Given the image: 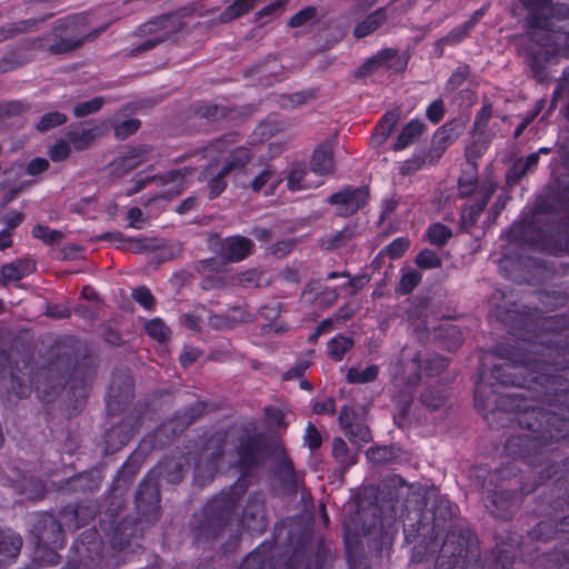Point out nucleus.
Masks as SVG:
<instances>
[{"instance_id":"f257e3e1","label":"nucleus","mask_w":569,"mask_h":569,"mask_svg":"<svg viewBox=\"0 0 569 569\" xmlns=\"http://www.w3.org/2000/svg\"><path fill=\"white\" fill-rule=\"evenodd\" d=\"M57 368L63 367L58 385L69 387V392L76 399L84 400L96 376V368L88 356L80 359V349H74L70 355L62 353L56 361Z\"/></svg>"},{"instance_id":"f03ea898","label":"nucleus","mask_w":569,"mask_h":569,"mask_svg":"<svg viewBox=\"0 0 569 569\" xmlns=\"http://www.w3.org/2000/svg\"><path fill=\"white\" fill-rule=\"evenodd\" d=\"M192 8H182L177 12L158 17L144 24V50L151 49L157 44L172 39L177 33L183 30L184 19L192 17Z\"/></svg>"},{"instance_id":"7ed1b4c3","label":"nucleus","mask_w":569,"mask_h":569,"mask_svg":"<svg viewBox=\"0 0 569 569\" xmlns=\"http://www.w3.org/2000/svg\"><path fill=\"white\" fill-rule=\"evenodd\" d=\"M134 397V381L129 369H116L106 395V410L108 415L122 413Z\"/></svg>"},{"instance_id":"20e7f679","label":"nucleus","mask_w":569,"mask_h":569,"mask_svg":"<svg viewBox=\"0 0 569 569\" xmlns=\"http://www.w3.org/2000/svg\"><path fill=\"white\" fill-rule=\"evenodd\" d=\"M9 470L10 475L0 472V485L13 488L19 495H26L29 499L44 497L47 487L40 478L20 467H12Z\"/></svg>"},{"instance_id":"39448f33","label":"nucleus","mask_w":569,"mask_h":569,"mask_svg":"<svg viewBox=\"0 0 569 569\" xmlns=\"http://www.w3.org/2000/svg\"><path fill=\"white\" fill-rule=\"evenodd\" d=\"M63 519H57L50 512H40L32 527L37 545H52L53 548H63L66 546Z\"/></svg>"},{"instance_id":"423d86ee","label":"nucleus","mask_w":569,"mask_h":569,"mask_svg":"<svg viewBox=\"0 0 569 569\" xmlns=\"http://www.w3.org/2000/svg\"><path fill=\"white\" fill-rule=\"evenodd\" d=\"M87 21V16L79 13L60 18L54 21L53 26L56 32L61 31V33L64 34L68 39L79 42L80 48L86 41L97 39L108 28V24H102L93 31L88 32Z\"/></svg>"},{"instance_id":"0eeeda50","label":"nucleus","mask_w":569,"mask_h":569,"mask_svg":"<svg viewBox=\"0 0 569 569\" xmlns=\"http://www.w3.org/2000/svg\"><path fill=\"white\" fill-rule=\"evenodd\" d=\"M368 187L346 188L329 198V202L336 207V211L341 217H349L365 207L368 202Z\"/></svg>"},{"instance_id":"6e6552de","label":"nucleus","mask_w":569,"mask_h":569,"mask_svg":"<svg viewBox=\"0 0 569 569\" xmlns=\"http://www.w3.org/2000/svg\"><path fill=\"white\" fill-rule=\"evenodd\" d=\"M536 366L537 363L533 362H523L521 365L505 362L493 367L492 377L505 386L525 387L527 383L525 375L532 376Z\"/></svg>"},{"instance_id":"1a4fd4ad","label":"nucleus","mask_w":569,"mask_h":569,"mask_svg":"<svg viewBox=\"0 0 569 569\" xmlns=\"http://www.w3.org/2000/svg\"><path fill=\"white\" fill-rule=\"evenodd\" d=\"M140 531L138 518L126 517L121 519L113 528L110 535V543L113 550L124 551L133 545V540L138 539ZM140 547L139 542H134Z\"/></svg>"},{"instance_id":"9d476101","label":"nucleus","mask_w":569,"mask_h":569,"mask_svg":"<svg viewBox=\"0 0 569 569\" xmlns=\"http://www.w3.org/2000/svg\"><path fill=\"white\" fill-rule=\"evenodd\" d=\"M403 63L400 60L397 51L392 49H385L369 58L357 71V76L367 77L381 68L387 69H402Z\"/></svg>"},{"instance_id":"9b49d317","label":"nucleus","mask_w":569,"mask_h":569,"mask_svg":"<svg viewBox=\"0 0 569 569\" xmlns=\"http://www.w3.org/2000/svg\"><path fill=\"white\" fill-rule=\"evenodd\" d=\"M184 176L186 173L181 171H169L160 177L144 179V187L154 189L162 188L161 197L171 199L182 191Z\"/></svg>"},{"instance_id":"f8f14e48","label":"nucleus","mask_w":569,"mask_h":569,"mask_svg":"<svg viewBox=\"0 0 569 569\" xmlns=\"http://www.w3.org/2000/svg\"><path fill=\"white\" fill-rule=\"evenodd\" d=\"M133 436L132 425L120 421L104 432V453L112 455L124 447Z\"/></svg>"},{"instance_id":"ddd939ff","label":"nucleus","mask_w":569,"mask_h":569,"mask_svg":"<svg viewBox=\"0 0 569 569\" xmlns=\"http://www.w3.org/2000/svg\"><path fill=\"white\" fill-rule=\"evenodd\" d=\"M142 163V144L132 148H127L114 158L110 164L112 174L121 177L131 170L136 169Z\"/></svg>"},{"instance_id":"4468645a","label":"nucleus","mask_w":569,"mask_h":569,"mask_svg":"<svg viewBox=\"0 0 569 569\" xmlns=\"http://www.w3.org/2000/svg\"><path fill=\"white\" fill-rule=\"evenodd\" d=\"M253 243L250 239L241 236L226 238L221 242V256L232 262L241 261L247 258L252 250Z\"/></svg>"},{"instance_id":"2eb2a0df","label":"nucleus","mask_w":569,"mask_h":569,"mask_svg":"<svg viewBox=\"0 0 569 569\" xmlns=\"http://www.w3.org/2000/svg\"><path fill=\"white\" fill-rule=\"evenodd\" d=\"M98 512L97 506L94 503H77L73 507H66L60 511V518L71 517L73 523L70 525L66 522L64 525L69 529L77 530L81 527H84L89 523L90 520H93Z\"/></svg>"},{"instance_id":"dca6fc26","label":"nucleus","mask_w":569,"mask_h":569,"mask_svg":"<svg viewBox=\"0 0 569 569\" xmlns=\"http://www.w3.org/2000/svg\"><path fill=\"white\" fill-rule=\"evenodd\" d=\"M229 173L222 172V167H218L217 163L211 162L200 173V180L207 182L209 189V197L214 199L219 197L227 188L226 177Z\"/></svg>"},{"instance_id":"f3484780","label":"nucleus","mask_w":569,"mask_h":569,"mask_svg":"<svg viewBox=\"0 0 569 569\" xmlns=\"http://www.w3.org/2000/svg\"><path fill=\"white\" fill-rule=\"evenodd\" d=\"M36 270V263L31 259H19L12 263H6L1 267L0 273L2 284L8 281H20Z\"/></svg>"},{"instance_id":"a211bd4d","label":"nucleus","mask_w":569,"mask_h":569,"mask_svg":"<svg viewBox=\"0 0 569 569\" xmlns=\"http://www.w3.org/2000/svg\"><path fill=\"white\" fill-rule=\"evenodd\" d=\"M51 17H53L52 12L47 13L40 18H30L2 26L0 27V42L13 38L17 34L27 33L34 30L39 23L44 22Z\"/></svg>"},{"instance_id":"6ab92c4d","label":"nucleus","mask_w":569,"mask_h":569,"mask_svg":"<svg viewBox=\"0 0 569 569\" xmlns=\"http://www.w3.org/2000/svg\"><path fill=\"white\" fill-rule=\"evenodd\" d=\"M173 258V252L162 241L157 239L144 240V261L153 269L160 263Z\"/></svg>"},{"instance_id":"aec40b11","label":"nucleus","mask_w":569,"mask_h":569,"mask_svg":"<svg viewBox=\"0 0 569 569\" xmlns=\"http://www.w3.org/2000/svg\"><path fill=\"white\" fill-rule=\"evenodd\" d=\"M311 169L313 172L326 176L335 170L333 151L329 143L320 144L316 148L312 159Z\"/></svg>"},{"instance_id":"412c9836","label":"nucleus","mask_w":569,"mask_h":569,"mask_svg":"<svg viewBox=\"0 0 569 569\" xmlns=\"http://www.w3.org/2000/svg\"><path fill=\"white\" fill-rule=\"evenodd\" d=\"M22 537L11 529L0 528V557L7 560L18 558L22 548Z\"/></svg>"},{"instance_id":"4be33fe9","label":"nucleus","mask_w":569,"mask_h":569,"mask_svg":"<svg viewBox=\"0 0 569 569\" xmlns=\"http://www.w3.org/2000/svg\"><path fill=\"white\" fill-rule=\"evenodd\" d=\"M103 134L100 126H94L89 129H83L81 132L69 130L66 137L71 146V149L76 151H84L96 141L97 138Z\"/></svg>"},{"instance_id":"5701e85b","label":"nucleus","mask_w":569,"mask_h":569,"mask_svg":"<svg viewBox=\"0 0 569 569\" xmlns=\"http://www.w3.org/2000/svg\"><path fill=\"white\" fill-rule=\"evenodd\" d=\"M400 110L388 111L380 122L377 124L375 133L372 134V143L375 146H381L391 134L395 126L399 121Z\"/></svg>"},{"instance_id":"b1692460","label":"nucleus","mask_w":569,"mask_h":569,"mask_svg":"<svg viewBox=\"0 0 569 569\" xmlns=\"http://www.w3.org/2000/svg\"><path fill=\"white\" fill-rule=\"evenodd\" d=\"M238 133L236 132H229L227 134H223L212 142H210L204 149V158H208L210 160H214L222 156L224 152L229 151L231 147H233L237 142Z\"/></svg>"},{"instance_id":"393cba45","label":"nucleus","mask_w":569,"mask_h":569,"mask_svg":"<svg viewBox=\"0 0 569 569\" xmlns=\"http://www.w3.org/2000/svg\"><path fill=\"white\" fill-rule=\"evenodd\" d=\"M386 20L387 16L385 9H378L355 27L353 34L356 38L367 37L379 29Z\"/></svg>"},{"instance_id":"a878e982","label":"nucleus","mask_w":569,"mask_h":569,"mask_svg":"<svg viewBox=\"0 0 569 569\" xmlns=\"http://www.w3.org/2000/svg\"><path fill=\"white\" fill-rule=\"evenodd\" d=\"M257 4L256 0H236L218 17V23H228L250 12Z\"/></svg>"},{"instance_id":"bb28decb","label":"nucleus","mask_w":569,"mask_h":569,"mask_svg":"<svg viewBox=\"0 0 569 569\" xmlns=\"http://www.w3.org/2000/svg\"><path fill=\"white\" fill-rule=\"evenodd\" d=\"M252 156L248 148L238 147L230 151L228 158L224 160L222 172L231 173L234 170L244 168L251 160Z\"/></svg>"},{"instance_id":"cd10ccee","label":"nucleus","mask_w":569,"mask_h":569,"mask_svg":"<svg viewBox=\"0 0 569 569\" xmlns=\"http://www.w3.org/2000/svg\"><path fill=\"white\" fill-rule=\"evenodd\" d=\"M198 114L201 118H206L211 121H217L220 119H228L229 121H234L238 119L239 112L237 110L229 109L224 106L207 104L198 109Z\"/></svg>"},{"instance_id":"c85d7f7f","label":"nucleus","mask_w":569,"mask_h":569,"mask_svg":"<svg viewBox=\"0 0 569 569\" xmlns=\"http://www.w3.org/2000/svg\"><path fill=\"white\" fill-rule=\"evenodd\" d=\"M425 124L418 120H411L401 131L395 144L396 150H402L415 142L423 132Z\"/></svg>"},{"instance_id":"c756f323","label":"nucleus","mask_w":569,"mask_h":569,"mask_svg":"<svg viewBox=\"0 0 569 569\" xmlns=\"http://www.w3.org/2000/svg\"><path fill=\"white\" fill-rule=\"evenodd\" d=\"M51 34L52 42L48 46L47 51L52 56L66 54L79 48V42L68 39L61 31L56 32L54 26Z\"/></svg>"},{"instance_id":"7c9ffc66","label":"nucleus","mask_w":569,"mask_h":569,"mask_svg":"<svg viewBox=\"0 0 569 569\" xmlns=\"http://www.w3.org/2000/svg\"><path fill=\"white\" fill-rule=\"evenodd\" d=\"M308 172L305 168L300 166L293 167L287 178L288 188L291 191H299L305 189H310L313 187V183L307 180Z\"/></svg>"},{"instance_id":"2f4dec72","label":"nucleus","mask_w":569,"mask_h":569,"mask_svg":"<svg viewBox=\"0 0 569 569\" xmlns=\"http://www.w3.org/2000/svg\"><path fill=\"white\" fill-rule=\"evenodd\" d=\"M68 121L67 114L60 111H50L41 116L36 124L39 132H47L57 127L63 126Z\"/></svg>"},{"instance_id":"473e14b6","label":"nucleus","mask_w":569,"mask_h":569,"mask_svg":"<svg viewBox=\"0 0 569 569\" xmlns=\"http://www.w3.org/2000/svg\"><path fill=\"white\" fill-rule=\"evenodd\" d=\"M352 347V339L345 336H338L329 341L328 355L330 356L331 359L340 361L345 353L351 350Z\"/></svg>"},{"instance_id":"72a5a7b5","label":"nucleus","mask_w":569,"mask_h":569,"mask_svg":"<svg viewBox=\"0 0 569 569\" xmlns=\"http://www.w3.org/2000/svg\"><path fill=\"white\" fill-rule=\"evenodd\" d=\"M72 490L93 491L98 489V481L93 477L92 471H83L71 478L67 482Z\"/></svg>"},{"instance_id":"f704fd0d","label":"nucleus","mask_w":569,"mask_h":569,"mask_svg":"<svg viewBox=\"0 0 569 569\" xmlns=\"http://www.w3.org/2000/svg\"><path fill=\"white\" fill-rule=\"evenodd\" d=\"M280 181L276 170L271 166H267L251 182L250 188L253 192H259L266 186L273 189Z\"/></svg>"},{"instance_id":"c9c22d12","label":"nucleus","mask_w":569,"mask_h":569,"mask_svg":"<svg viewBox=\"0 0 569 569\" xmlns=\"http://www.w3.org/2000/svg\"><path fill=\"white\" fill-rule=\"evenodd\" d=\"M379 368L376 365H370L365 369L350 368L347 373V380L350 383H366L373 381L378 376Z\"/></svg>"},{"instance_id":"e433bc0d","label":"nucleus","mask_w":569,"mask_h":569,"mask_svg":"<svg viewBox=\"0 0 569 569\" xmlns=\"http://www.w3.org/2000/svg\"><path fill=\"white\" fill-rule=\"evenodd\" d=\"M29 62V58L21 50H13L8 52L0 59V72L4 73L12 71Z\"/></svg>"},{"instance_id":"4c0bfd02","label":"nucleus","mask_w":569,"mask_h":569,"mask_svg":"<svg viewBox=\"0 0 569 569\" xmlns=\"http://www.w3.org/2000/svg\"><path fill=\"white\" fill-rule=\"evenodd\" d=\"M144 330L152 339L157 340L160 345L167 342L171 335L170 329L160 318H156L149 321L147 325H144Z\"/></svg>"},{"instance_id":"58836bf2","label":"nucleus","mask_w":569,"mask_h":569,"mask_svg":"<svg viewBox=\"0 0 569 569\" xmlns=\"http://www.w3.org/2000/svg\"><path fill=\"white\" fill-rule=\"evenodd\" d=\"M60 548H53L52 545H38L37 560L40 566L54 567L61 561V556L58 553Z\"/></svg>"},{"instance_id":"ea45409f","label":"nucleus","mask_w":569,"mask_h":569,"mask_svg":"<svg viewBox=\"0 0 569 569\" xmlns=\"http://www.w3.org/2000/svg\"><path fill=\"white\" fill-rule=\"evenodd\" d=\"M31 233L33 238L41 240L46 244H54L63 238L61 231L51 229L41 223L36 224Z\"/></svg>"},{"instance_id":"a19ab883","label":"nucleus","mask_w":569,"mask_h":569,"mask_svg":"<svg viewBox=\"0 0 569 569\" xmlns=\"http://www.w3.org/2000/svg\"><path fill=\"white\" fill-rule=\"evenodd\" d=\"M495 192V187H489L481 192V198L472 206L463 210V219H469L471 222H475L479 214L486 208L489 199Z\"/></svg>"},{"instance_id":"79ce46f5","label":"nucleus","mask_w":569,"mask_h":569,"mask_svg":"<svg viewBox=\"0 0 569 569\" xmlns=\"http://www.w3.org/2000/svg\"><path fill=\"white\" fill-rule=\"evenodd\" d=\"M332 453L336 460L343 467L345 470L356 463L355 456L349 455L347 443L340 438L335 439L332 445Z\"/></svg>"},{"instance_id":"37998d69","label":"nucleus","mask_w":569,"mask_h":569,"mask_svg":"<svg viewBox=\"0 0 569 569\" xmlns=\"http://www.w3.org/2000/svg\"><path fill=\"white\" fill-rule=\"evenodd\" d=\"M104 104V100L101 97H94L88 101L78 102L73 107V114L77 118H84L87 116L97 113Z\"/></svg>"},{"instance_id":"c03bdc74","label":"nucleus","mask_w":569,"mask_h":569,"mask_svg":"<svg viewBox=\"0 0 569 569\" xmlns=\"http://www.w3.org/2000/svg\"><path fill=\"white\" fill-rule=\"evenodd\" d=\"M463 128L465 124L461 121L449 122L437 132L436 139H439L445 144L451 143L462 133Z\"/></svg>"},{"instance_id":"a18cd8bd","label":"nucleus","mask_w":569,"mask_h":569,"mask_svg":"<svg viewBox=\"0 0 569 569\" xmlns=\"http://www.w3.org/2000/svg\"><path fill=\"white\" fill-rule=\"evenodd\" d=\"M421 281V274L417 270H406L397 286V292L407 295L411 292Z\"/></svg>"},{"instance_id":"49530a36","label":"nucleus","mask_w":569,"mask_h":569,"mask_svg":"<svg viewBox=\"0 0 569 569\" xmlns=\"http://www.w3.org/2000/svg\"><path fill=\"white\" fill-rule=\"evenodd\" d=\"M478 16L479 13H476V16L471 20L453 29L449 34L439 40V43L455 44L460 42L468 34L469 30L473 27V24L478 20Z\"/></svg>"},{"instance_id":"de8ad7c7","label":"nucleus","mask_w":569,"mask_h":569,"mask_svg":"<svg viewBox=\"0 0 569 569\" xmlns=\"http://www.w3.org/2000/svg\"><path fill=\"white\" fill-rule=\"evenodd\" d=\"M71 153V146L64 139H58L52 146L48 149V156L53 162H62L69 158Z\"/></svg>"},{"instance_id":"09e8293b","label":"nucleus","mask_w":569,"mask_h":569,"mask_svg":"<svg viewBox=\"0 0 569 569\" xmlns=\"http://www.w3.org/2000/svg\"><path fill=\"white\" fill-rule=\"evenodd\" d=\"M350 441L355 443H366L371 439L369 428L362 423H353L350 428L343 430Z\"/></svg>"},{"instance_id":"8fccbe9b","label":"nucleus","mask_w":569,"mask_h":569,"mask_svg":"<svg viewBox=\"0 0 569 569\" xmlns=\"http://www.w3.org/2000/svg\"><path fill=\"white\" fill-rule=\"evenodd\" d=\"M492 116V107L489 102L485 103L478 111L473 123V134L483 136L487 124Z\"/></svg>"},{"instance_id":"3c124183","label":"nucleus","mask_w":569,"mask_h":569,"mask_svg":"<svg viewBox=\"0 0 569 569\" xmlns=\"http://www.w3.org/2000/svg\"><path fill=\"white\" fill-rule=\"evenodd\" d=\"M140 120L128 119L114 126V137L119 140H124L136 133L140 128Z\"/></svg>"},{"instance_id":"603ef678","label":"nucleus","mask_w":569,"mask_h":569,"mask_svg":"<svg viewBox=\"0 0 569 569\" xmlns=\"http://www.w3.org/2000/svg\"><path fill=\"white\" fill-rule=\"evenodd\" d=\"M139 453L136 451L128 460L121 466L118 471L119 479L124 482L131 481V479L139 472L140 466L137 463Z\"/></svg>"},{"instance_id":"864d4df0","label":"nucleus","mask_w":569,"mask_h":569,"mask_svg":"<svg viewBox=\"0 0 569 569\" xmlns=\"http://www.w3.org/2000/svg\"><path fill=\"white\" fill-rule=\"evenodd\" d=\"M316 98L313 91H301L281 98V106L283 108H295Z\"/></svg>"},{"instance_id":"5fc2aeb1","label":"nucleus","mask_w":569,"mask_h":569,"mask_svg":"<svg viewBox=\"0 0 569 569\" xmlns=\"http://www.w3.org/2000/svg\"><path fill=\"white\" fill-rule=\"evenodd\" d=\"M450 237V229L443 224L436 223L428 229V238L436 246L445 244Z\"/></svg>"},{"instance_id":"6e6d98bb","label":"nucleus","mask_w":569,"mask_h":569,"mask_svg":"<svg viewBox=\"0 0 569 569\" xmlns=\"http://www.w3.org/2000/svg\"><path fill=\"white\" fill-rule=\"evenodd\" d=\"M421 402L431 408V409H438L445 403V395L439 389H427L421 395Z\"/></svg>"},{"instance_id":"4d7b16f0","label":"nucleus","mask_w":569,"mask_h":569,"mask_svg":"<svg viewBox=\"0 0 569 569\" xmlns=\"http://www.w3.org/2000/svg\"><path fill=\"white\" fill-rule=\"evenodd\" d=\"M478 189V181L473 173H463L458 181L460 197H469Z\"/></svg>"},{"instance_id":"13d9d810","label":"nucleus","mask_w":569,"mask_h":569,"mask_svg":"<svg viewBox=\"0 0 569 569\" xmlns=\"http://www.w3.org/2000/svg\"><path fill=\"white\" fill-rule=\"evenodd\" d=\"M316 13H317V11L315 8L307 7L302 10H300L299 12H297L296 14H293L290 18L288 26L291 28L302 27V26L309 23L310 21H312L316 17Z\"/></svg>"},{"instance_id":"bf43d9fd","label":"nucleus","mask_w":569,"mask_h":569,"mask_svg":"<svg viewBox=\"0 0 569 569\" xmlns=\"http://www.w3.org/2000/svg\"><path fill=\"white\" fill-rule=\"evenodd\" d=\"M416 263L423 269H432L440 267L441 261L433 251L425 249L417 256Z\"/></svg>"},{"instance_id":"052dcab7","label":"nucleus","mask_w":569,"mask_h":569,"mask_svg":"<svg viewBox=\"0 0 569 569\" xmlns=\"http://www.w3.org/2000/svg\"><path fill=\"white\" fill-rule=\"evenodd\" d=\"M410 241L407 238H398L385 248V253L391 259L401 257L409 248Z\"/></svg>"},{"instance_id":"680f3d73","label":"nucleus","mask_w":569,"mask_h":569,"mask_svg":"<svg viewBox=\"0 0 569 569\" xmlns=\"http://www.w3.org/2000/svg\"><path fill=\"white\" fill-rule=\"evenodd\" d=\"M11 390L19 399H26L31 395V385L23 381L14 373L11 375Z\"/></svg>"},{"instance_id":"e2e57ef3","label":"nucleus","mask_w":569,"mask_h":569,"mask_svg":"<svg viewBox=\"0 0 569 569\" xmlns=\"http://www.w3.org/2000/svg\"><path fill=\"white\" fill-rule=\"evenodd\" d=\"M161 473L169 482H179L182 479L181 466L177 461H169L161 467Z\"/></svg>"},{"instance_id":"0e129e2a","label":"nucleus","mask_w":569,"mask_h":569,"mask_svg":"<svg viewBox=\"0 0 569 569\" xmlns=\"http://www.w3.org/2000/svg\"><path fill=\"white\" fill-rule=\"evenodd\" d=\"M50 167L49 161L46 158L37 157L29 161L26 167V173L28 176H39L46 172Z\"/></svg>"},{"instance_id":"69168bd1","label":"nucleus","mask_w":569,"mask_h":569,"mask_svg":"<svg viewBox=\"0 0 569 569\" xmlns=\"http://www.w3.org/2000/svg\"><path fill=\"white\" fill-rule=\"evenodd\" d=\"M367 457L370 461L375 463H383L391 460L392 452L391 449L388 447H379L376 449H369L367 451Z\"/></svg>"},{"instance_id":"338daca9","label":"nucleus","mask_w":569,"mask_h":569,"mask_svg":"<svg viewBox=\"0 0 569 569\" xmlns=\"http://www.w3.org/2000/svg\"><path fill=\"white\" fill-rule=\"evenodd\" d=\"M352 232L348 229L337 231L335 234L328 237L325 242L327 249H336L349 239H351Z\"/></svg>"},{"instance_id":"774afa93","label":"nucleus","mask_w":569,"mask_h":569,"mask_svg":"<svg viewBox=\"0 0 569 569\" xmlns=\"http://www.w3.org/2000/svg\"><path fill=\"white\" fill-rule=\"evenodd\" d=\"M469 74V68L468 67H460L458 68L452 76L449 78L447 82V87L450 90H456L459 88L466 80Z\"/></svg>"}]
</instances>
